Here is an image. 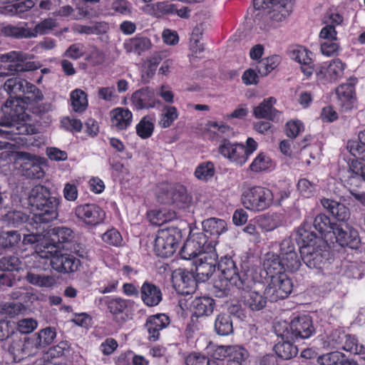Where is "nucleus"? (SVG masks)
Here are the masks:
<instances>
[{"label": "nucleus", "instance_id": "338daca9", "mask_svg": "<svg viewBox=\"0 0 365 365\" xmlns=\"http://www.w3.org/2000/svg\"><path fill=\"white\" fill-rule=\"evenodd\" d=\"M22 346V340L21 339H12L8 345V352L15 362H20L23 360Z\"/></svg>", "mask_w": 365, "mask_h": 365}, {"label": "nucleus", "instance_id": "13d9d810", "mask_svg": "<svg viewBox=\"0 0 365 365\" xmlns=\"http://www.w3.org/2000/svg\"><path fill=\"white\" fill-rule=\"evenodd\" d=\"M272 165V161L269 156L263 153H259L250 165L252 172L258 173L269 169Z\"/></svg>", "mask_w": 365, "mask_h": 365}, {"label": "nucleus", "instance_id": "f8f14e48", "mask_svg": "<svg viewBox=\"0 0 365 365\" xmlns=\"http://www.w3.org/2000/svg\"><path fill=\"white\" fill-rule=\"evenodd\" d=\"M292 282L286 274L272 277L264 290L269 301L274 302L287 298L292 291Z\"/></svg>", "mask_w": 365, "mask_h": 365}, {"label": "nucleus", "instance_id": "de8ad7c7", "mask_svg": "<svg viewBox=\"0 0 365 365\" xmlns=\"http://www.w3.org/2000/svg\"><path fill=\"white\" fill-rule=\"evenodd\" d=\"M336 225L337 223L331 222L329 217L322 213L317 215L313 220L314 228L325 236L327 234L333 233Z\"/></svg>", "mask_w": 365, "mask_h": 365}, {"label": "nucleus", "instance_id": "393cba45", "mask_svg": "<svg viewBox=\"0 0 365 365\" xmlns=\"http://www.w3.org/2000/svg\"><path fill=\"white\" fill-rule=\"evenodd\" d=\"M173 280L179 287L186 289L185 292L187 294L194 292L197 282L200 281L197 275L195 277L192 272L182 269H178L173 272Z\"/></svg>", "mask_w": 365, "mask_h": 365}, {"label": "nucleus", "instance_id": "9d476101", "mask_svg": "<svg viewBox=\"0 0 365 365\" xmlns=\"http://www.w3.org/2000/svg\"><path fill=\"white\" fill-rule=\"evenodd\" d=\"M253 5L257 10L269 9V18L273 22L284 21L292 11L291 0H254Z\"/></svg>", "mask_w": 365, "mask_h": 365}, {"label": "nucleus", "instance_id": "c85d7f7f", "mask_svg": "<svg viewBox=\"0 0 365 365\" xmlns=\"http://www.w3.org/2000/svg\"><path fill=\"white\" fill-rule=\"evenodd\" d=\"M356 81V79L351 80L349 83L340 85L336 90L340 106L345 109H350L352 106Z\"/></svg>", "mask_w": 365, "mask_h": 365}, {"label": "nucleus", "instance_id": "6e6552de", "mask_svg": "<svg viewBox=\"0 0 365 365\" xmlns=\"http://www.w3.org/2000/svg\"><path fill=\"white\" fill-rule=\"evenodd\" d=\"M15 163L19 165L23 175L29 178L41 179L45 172L42 168L46 163L44 158L26 152H16Z\"/></svg>", "mask_w": 365, "mask_h": 365}, {"label": "nucleus", "instance_id": "ddd939ff", "mask_svg": "<svg viewBox=\"0 0 365 365\" xmlns=\"http://www.w3.org/2000/svg\"><path fill=\"white\" fill-rule=\"evenodd\" d=\"M210 248L207 244V236L202 232L190 234L180 250V256L185 259H191L199 257L200 255L207 252L206 250Z\"/></svg>", "mask_w": 365, "mask_h": 365}, {"label": "nucleus", "instance_id": "69168bd1", "mask_svg": "<svg viewBox=\"0 0 365 365\" xmlns=\"http://www.w3.org/2000/svg\"><path fill=\"white\" fill-rule=\"evenodd\" d=\"M364 345L359 342L358 339L351 334H346L342 349L350 353L359 355L364 351Z\"/></svg>", "mask_w": 365, "mask_h": 365}, {"label": "nucleus", "instance_id": "aec40b11", "mask_svg": "<svg viewBox=\"0 0 365 365\" xmlns=\"http://www.w3.org/2000/svg\"><path fill=\"white\" fill-rule=\"evenodd\" d=\"M345 67L346 65L340 59H334L317 71V79L322 83L335 81L343 76Z\"/></svg>", "mask_w": 365, "mask_h": 365}, {"label": "nucleus", "instance_id": "37998d69", "mask_svg": "<svg viewBox=\"0 0 365 365\" xmlns=\"http://www.w3.org/2000/svg\"><path fill=\"white\" fill-rule=\"evenodd\" d=\"M177 217L174 211L167 210L165 209L159 210H152L148 214V217L152 224L160 226L170 222Z\"/></svg>", "mask_w": 365, "mask_h": 365}, {"label": "nucleus", "instance_id": "7ed1b4c3", "mask_svg": "<svg viewBox=\"0 0 365 365\" xmlns=\"http://www.w3.org/2000/svg\"><path fill=\"white\" fill-rule=\"evenodd\" d=\"M28 200L38 210L32 218L36 223H48L58 218L61 197L48 187L35 185L29 192Z\"/></svg>", "mask_w": 365, "mask_h": 365}, {"label": "nucleus", "instance_id": "a19ab883", "mask_svg": "<svg viewBox=\"0 0 365 365\" xmlns=\"http://www.w3.org/2000/svg\"><path fill=\"white\" fill-rule=\"evenodd\" d=\"M284 340V341L279 342L275 345L274 351L279 358L289 360L297 356L298 349L290 342L292 340Z\"/></svg>", "mask_w": 365, "mask_h": 365}, {"label": "nucleus", "instance_id": "c9c22d12", "mask_svg": "<svg viewBox=\"0 0 365 365\" xmlns=\"http://www.w3.org/2000/svg\"><path fill=\"white\" fill-rule=\"evenodd\" d=\"M173 198V202L171 205L180 209L187 207L192 202V197L188 194L186 187L180 184H175Z\"/></svg>", "mask_w": 365, "mask_h": 365}, {"label": "nucleus", "instance_id": "7c9ffc66", "mask_svg": "<svg viewBox=\"0 0 365 365\" xmlns=\"http://www.w3.org/2000/svg\"><path fill=\"white\" fill-rule=\"evenodd\" d=\"M204 234L213 237H218L227 230V222L222 219L210 217L202 223Z\"/></svg>", "mask_w": 365, "mask_h": 365}, {"label": "nucleus", "instance_id": "423d86ee", "mask_svg": "<svg viewBox=\"0 0 365 365\" xmlns=\"http://www.w3.org/2000/svg\"><path fill=\"white\" fill-rule=\"evenodd\" d=\"M274 195L271 190L262 186H253L245 189L241 195L243 206L250 210L261 212L269 208L273 203Z\"/></svg>", "mask_w": 365, "mask_h": 365}, {"label": "nucleus", "instance_id": "6ab92c4d", "mask_svg": "<svg viewBox=\"0 0 365 365\" xmlns=\"http://www.w3.org/2000/svg\"><path fill=\"white\" fill-rule=\"evenodd\" d=\"M249 287L247 289H239L242 290L240 295L243 305L252 312H258L263 309L267 305V296H263L256 291H252V285L255 282L252 279H248Z\"/></svg>", "mask_w": 365, "mask_h": 365}, {"label": "nucleus", "instance_id": "3c124183", "mask_svg": "<svg viewBox=\"0 0 365 365\" xmlns=\"http://www.w3.org/2000/svg\"><path fill=\"white\" fill-rule=\"evenodd\" d=\"M21 260L16 255H8L0 259V270L19 272L22 268Z\"/></svg>", "mask_w": 365, "mask_h": 365}, {"label": "nucleus", "instance_id": "e433bc0d", "mask_svg": "<svg viewBox=\"0 0 365 365\" xmlns=\"http://www.w3.org/2000/svg\"><path fill=\"white\" fill-rule=\"evenodd\" d=\"M27 81L17 76L7 78L2 85L3 89L9 95L10 98L16 96L23 93L26 86Z\"/></svg>", "mask_w": 365, "mask_h": 365}, {"label": "nucleus", "instance_id": "72a5a7b5", "mask_svg": "<svg viewBox=\"0 0 365 365\" xmlns=\"http://www.w3.org/2000/svg\"><path fill=\"white\" fill-rule=\"evenodd\" d=\"M202 133L210 136L230 135L232 134V129L222 122L209 120L202 128Z\"/></svg>", "mask_w": 365, "mask_h": 365}, {"label": "nucleus", "instance_id": "e2e57ef3", "mask_svg": "<svg viewBox=\"0 0 365 365\" xmlns=\"http://www.w3.org/2000/svg\"><path fill=\"white\" fill-rule=\"evenodd\" d=\"M215 175V167L212 163L205 162L199 165L195 171V177L201 180L207 181Z\"/></svg>", "mask_w": 365, "mask_h": 365}, {"label": "nucleus", "instance_id": "680f3d73", "mask_svg": "<svg viewBox=\"0 0 365 365\" xmlns=\"http://www.w3.org/2000/svg\"><path fill=\"white\" fill-rule=\"evenodd\" d=\"M280 258L284 270H288L294 272L297 271L301 266L300 259L302 258L301 256H298L297 252L288 253L287 255H285Z\"/></svg>", "mask_w": 365, "mask_h": 365}, {"label": "nucleus", "instance_id": "49530a36", "mask_svg": "<svg viewBox=\"0 0 365 365\" xmlns=\"http://www.w3.org/2000/svg\"><path fill=\"white\" fill-rule=\"evenodd\" d=\"M73 110L77 113L83 112L88 107L87 94L81 89H76L70 94Z\"/></svg>", "mask_w": 365, "mask_h": 365}, {"label": "nucleus", "instance_id": "20e7f679", "mask_svg": "<svg viewBox=\"0 0 365 365\" xmlns=\"http://www.w3.org/2000/svg\"><path fill=\"white\" fill-rule=\"evenodd\" d=\"M36 254L39 258L49 259L50 265L59 273L66 274L78 270L81 262L75 256L60 250L59 246L51 244L48 240L36 246Z\"/></svg>", "mask_w": 365, "mask_h": 365}, {"label": "nucleus", "instance_id": "4c0bfd02", "mask_svg": "<svg viewBox=\"0 0 365 365\" xmlns=\"http://www.w3.org/2000/svg\"><path fill=\"white\" fill-rule=\"evenodd\" d=\"M123 46L126 52L140 54L150 48L151 43L148 38L136 36L126 41Z\"/></svg>", "mask_w": 365, "mask_h": 365}, {"label": "nucleus", "instance_id": "4d7b16f0", "mask_svg": "<svg viewBox=\"0 0 365 365\" xmlns=\"http://www.w3.org/2000/svg\"><path fill=\"white\" fill-rule=\"evenodd\" d=\"M185 363L187 365H219L215 359L197 352L190 353L185 358Z\"/></svg>", "mask_w": 365, "mask_h": 365}, {"label": "nucleus", "instance_id": "79ce46f5", "mask_svg": "<svg viewBox=\"0 0 365 365\" xmlns=\"http://www.w3.org/2000/svg\"><path fill=\"white\" fill-rule=\"evenodd\" d=\"M22 93L24 94V97L19 98L22 101V104L36 103L43 100V95L41 90L29 81Z\"/></svg>", "mask_w": 365, "mask_h": 365}, {"label": "nucleus", "instance_id": "cd10ccee", "mask_svg": "<svg viewBox=\"0 0 365 365\" xmlns=\"http://www.w3.org/2000/svg\"><path fill=\"white\" fill-rule=\"evenodd\" d=\"M321 203L337 220L343 222L349 218V210L344 204L327 198L322 199Z\"/></svg>", "mask_w": 365, "mask_h": 365}, {"label": "nucleus", "instance_id": "5701e85b", "mask_svg": "<svg viewBox=\"0 0 365 365\" xmlns=\"http://www.w3.org/2000/svg\"><path fill=\"white\" fill-rule=\"evenodd\" d=\"M170 324V319L165 314H157L148 317L145 324L148 333V339L155 341L159 339L160 331Z\"/></svg>", "mask_w": 365, "mask_h": 365}, {"label": "nucleus", "instance_id": "ea45409f", "mask_svg": "<svg viewBox=\"0 0 365 365\" xmlns=\"http://www.w3.org/2000/svg\"><path fill=\"white\" fill-rule=\"evenodd\" d=\"M51 244H63L71 242L74 238L73 232L66 227H56L51 230Z\"/></svg>", "mask_w": 365, "mask_h": 365}, {"label": "nucleus", "instance_id": "5fc2aeb1", "mask_svg": "<svg viewBox=\"0 0 365 365\" xmlns=\"http://www.w3.org/2000/svg\"><path fill=\"white\" fill-rule=\"evenodd\" d=\"M56 336V331L53 328L47 327L41 330L34 338L37 344L41 347H45L51 344Z\"/></svg>", "mask_w": 365, "mask_h": 365}, {"label": "nucleus", "instance_id": "4be33fe9", "mask_svg": "<svg viewBox=\"0 0 365 365\" xmlns=\"http://www.w3.org/2000/svg\"><path fill=\"white\" fill-rule=\"evenodd\" d=\"M277 99L269 97L264 99L258 106L253 108V115L258 119H267L273 122H279L282 119V112L277 110L274 106Z\"/></svg>", "mask_w": 365, "mask_h": 365}, {"label": "nucleus", "instance_id": "f257e3e1", "mask_svg": "<svg viewBox=\"0 0 365 365\" xmlns=\"http://www.w3.org/2000/svg\"><path fill=\"white\" fill-rule=\"evenodd\" d=\"M312 218H307L298 230L299 240L302 243L300 254L308 267L320 269L328 259L329 253L322 238L309 229Z\"/></svg>", "mask_w": 365, "mask_h": 365}, {"label": "nucleus", "instance_id": "f3484780", "mask_svg": "<svg viewBox=\"0 0 365 365\" xmlns=\"http://www.w3.org/2000/svg\"><path fill=\"white\" fill-rule=\"evenodd\" d=\"M320 47L323 55L331 56L338 54L339 43L337 32L333 25H326L320 33Z\"/></svg>", "mask_w": 365, "mask_h": 365}, {"label": "nucleus", "instance_id": "052dcab7", "mask_svg": "<svg viewBox=\"0 0 365 365\" xmlns=\"http://www.w3.org/2000/svg\"><path fill=\"white\" fill-rule=\"evenodd\" d=\"M279 63L278 56H271L259 61L257 65L258 73L262 76H266L274 70Z\"/></svg>", "mask_w": 365, "mask_h": 365}, {"label": "nucleus", "instance_id": "2f4dec72", "mask_svg": "<svg viewBox=\"0 0 365 365\" xmlns=\"http://www.w3.org/2000/svg\"><path fill=\"white\" fill-rule=\"evenodd\" d=\"M192 306L195 317L208 316L213 312L215 302L208 297H197L192 301Z\"/></svg>", "mask_w": 365, "mask_h": 365}, {"label": "nucleus", "instance_id": "8fccbe9b", "mask_svg": "<svg viewBox=\"0 0 365 365\" xmlns=\"http://www.w3.org/2000/svg\"><path fill=\"white\" fill-rule=\"evenodd\" d=\"M155 128V119L150 115L144 116L136 125V133L139 137H150Z\"/></svg>", "mask_w": 365, "mask_h": 365}, {"label": "nucleus", "instance_id": "c03bdc74", "mask_svg": "<svg viewBox=\"0 0 365 365\" xmlns=\"http://www.w3.org/2000/svg\"><path fill=\"white\" fill-rule=\"evenodd\" d=\"M176 6L166 2H158L154 4H148L143 8V11L153 16L175 13Z\"/></svg>", "mask_w": 365, "mask_h": 365}, {"label": "nucleus", "instance_id": "dca6fc26", "mask_svg": "<svg viewBox=\"0 0 365 365\" xmlns=\"http://www.w3.org/2000/svg\"><path fill=\"white\" fill-rule=\"evenodd\" d=\"M333 234L335 235L336 241L341 247H349L351 249H357L360 238L356 230L346 222L337 223L334 227Z\"/></svg>", "mask_w": 365, "mask_h": 365}, {"label": "nucleus", "instance_id": "bf43d9fd", "mask_svg": "<svg viewBox=\"0 0 365 365\" xmlns=\"http://www.w3.org/2000/svg\"><path fill=\"white\" fill-rule=\"evenodd\" d=\"M178 118V112L174 106H165L161 114L159 125L163 128L170 127Z\"/></svg>", "mask_w": 365, "mask_h": 365}, {"label": "nucleus", "instance_id": "774afa93", "mask_svg": "<svg viewBox=\"0 0 365 365\" xmlns=\"http://www.w3.org/2000/svg\"><path fill=\"white\" fill-rule=\"evenodd\" d=\"M130 300L116 297L110 299L108 303V309L113 314H118L124 312L128 307Z\"/></svg>", "mask_w": 365, "mask_h": 365}, {"label": "nucleus", "instance_id": "9b49d317", "mask_svg": "<svg viewBox=\"0 0 365 365\" xmlns=\"http://www.w3.org/2000/svg\"><path fill=\"white\" fill-rule=\"evenodd\" d=\"M56 27V21L51 18L45 19L38 23L34 29L26 26H7L4 28V33L15 38H34L38 34L43 35Z\"/></svg>", "mask_w": 365, "mask_h": 365}, {"label": "nucleus", "instance_id": "473e14b6", "mask_svg": "<svg viewBox=\"0 0 365 365\" xmlns=\"http://www.w3.org/2000/svg\"><path fill=\"white\" fill-rule=\"evenodd\" d=\"M46 267L36 266L31 268L26 274L25 279L31 284L38 287H49L52 284V277L38 272L45 270Z\"/></svg>", "mask_w": 365, "mask_h": 365}, {"label": "nucleus", "instance_id": "f03ea898", "mask_svg": "<svg viewBox=\"0 0 365 365\" xmlns=\"http://www.w3.org/2000/svg\"><path fill=\"white\" fill-rule=\"evenodd\" d=\"M1 112L0 135H24L36 133L34 125L24 123L26 115L20 98H9L2 106Z\"/></svg>", "mask_w": 365, "mask_h": 365}, {"label": "nucleus", "instance_id": "864d4df0", "mask_svg": "<svg viewBox=\"0 0 365 365\" xmlns=\"http://www.w3.org/2000/svg\"><path fill=\"white\" fill-rule=\"evenodd\" d=\"M229 350L231 351L229 354L227 365H242L248 356L247 351L242 346H233Z\"/></svg>", "mask_w": 365, "mask_h": 365}, {"label": "nucleus", "instance_id": "6e6d98bb", "mask_svg": "<svg viewBox=\"0 0 365 365\" xmlns=\"http://www.w3.org/2000/svg\"><path fill=\"white\" fill-rule=\"evenodd\" d=\"M24 306L19 302H3L0 304V314L13 318L24 310Z\"/></svg>", "mask_w": 365, "mask_h": 365}, {"label": "nucleus", "instance_id": "2eb2a0df", "mask_svg": "<svg viewBox=\"0 0 365 365\" xmlns=\"http://www.w3.org/2000/svg\"><path fill=\"white\" fill-rule=\"evenodd\" d=\"M195 273L201 282L207 280L215 271L217 264V255L215 250H212L200 255L195 261Z\"/></svg>", "mask_w": 365, "mask_h": 365}, {"label": "nucleus", "instance_id": "4468645a", "mask_svg": "<svg viewBox=\"0 0 365 365\" xmlns=\"http://www.w3.org/2000/svg\"><path fill=\"white\" fill-rule=\"evenodd\" d=\"M218 270L220 272V276L229 279L231 283L237 289H247L249 287L248 277L243 274L240 275L237 272V268L235 262L231 257H222L217 262Z\"/></svg>", "mask_w": 365, "mask_h": 365}, {"label": "nucleus", "instance_id": "c756f323", "mask_svg": "<svg viewBox=\"0 0 365 365\" xmlns=\"http://www.w3.org/2000/svg\"><path fill=\"white\" fill-rule=\"evenodd\" d=\"M263 268L270 279L272 277L285 274L281 258L279 255L273 253H267L265 255L263 261Z\"/></svg>", "mask_w": 365, "mask_h": 365}, {"label": "nucleus", "instance_id": "09e8293b", "mask_svg": "<svg viewBox=\"0 0 365 365\" xmlns=\"http://www.w3.org/2000/svg\"><path fill=\"white\" fill-rule=\"evenodd\" d=\"M174 189V184L163 182L159 185L156 191L158 201L162 204L171 205L173 202V194Z\"/></svg>", "mask_w": 365, "mask_h": 365}, {"label": "nucleus", "instance_id": "1a4fd4ad", "mask_svg": "<svg viewBox=\"0 0 365 365\" xmlns=\"http://www.w3.org/2000/svg\"><path fill=\"white\" fill-rule=\"evenodd\" d=\"M247 145L242 143H231L225 140L220 147V152L225 157L238 165H243L257 148V143L254 138H247Z\"/></svg>", "mask_w": 365, "mask_h": 365}, {"label": "nucleus", "instance_id": "a878e982", "mask_svg": "<svg viewBox=\"0 0 365 365\" xmlns=\"http://www.w3.org/2000/svg\"><path fill=\"white\" fill-rule=\"evenodd\" d=\"M312 53L303 47H297L290 52L292 59L297 61L301 65V70L307 76L312 74L314 71Z\"/></svg>", "mask_w": 365, "mask_h": 365}, {"label": "nucleus", "instance_id": "0eeeda50", "mask_svg": "<svg viewBox=\"0 0 365 365\" xmlns=\"http://www.w3.org/2000/svg\"><path fill=\"white\" fill-rule=\"evenodd\" d=\"M182 239L181 230L175 227L160 230L155 240L154 250L161 257L173 255Z\"/></svg>", "mask_w": 365, "mask_h": 365}, {"label": "nucleus", "instance_id": "a211bd4d", "mask_svg": "<svg viewBox=\"0 0 365 365\" xmlns=\"http://www.w3.org/2000/svg\"><path fill=\"white\" fill-rule=\"evenodd\" d=\"M75 215L86 225H96L105 218V212L96 204H84L77 206Z\"/></svg>", "mask_w": 365, "mask_h": 365}, {"label": "nucleus", "instance_id": "bb28decb", "mask_svg": "<svg viewBox=\"0 0 365 365\" xmlns=\"http://www.w3.org/2000/svg\"><path fill=\"white\" fill-rule=\"evenodd\" d=\"M111 123L118 130H125L130 124L133 120V113L125 108H115L110 113Z\"/></svg>", "mask_w": 365, "mask_h": 365}, {"label": "nucleus", "instance_id": "58836bf2", "mask_svg": "<svg viewBox=\"0 0 365 365\" xmlns=\"http://www.w3.org/2000/svg\"><path fill=\"white\" fill-rule=\"evenodd\" d=\"M215 330L221 336H227L233 332V324L231 317L227 314H220L215 321Z\"/></svg>", "mask_w": 365, "mask_h": 365}, {"label": "nucleus", "instance_id": "a18cd8bd", "mask_svg": "<svg viewBox=\"0 0 365 365\" xmlns=\"http://www.w3.org/2000/svg\"><path fill=\"white\" fill-rule=\"evenodd\" d=\"M232 285L234 286L233 283H231V280L218 275L217 279H215L213 282L211 292L216 297L223 298L230 294Z\"/></svg>", "mask_w": 365, "mask_h": 365}, {"label": "nucleus", "instance_id": "b1692460", "mask_svg": "<svg viewBox=\"0 0 365 365\" xmlns=\"http://www.w3.org/2000/svg\"><path fill=\"white\" fill-rule=\"evenodd\" d=\"M140 294L143 302L150 307L158 305L163 300V293L160 288L148 281L142 284Z\"/></svg>", "mask_w": 365, "mask_h": 365}, {"label": "nucleus", "instance_id": "39448f33", "mask_svg": "<svg viewBox=\"0 0 365 365\" xmlns=\"http://www.w3.org/2000/svg\"><path fill=\"white\" fill-rule=\"evenodd\" d=\"M275 332L282 339L299 341L310 338L315 333L311 317L302 315L293 319L290 323L278 322L274 326Z\"/></svg>", "mask_w": 365, "mask_h": 365}, {"label": "nucleus", "instance_id": "603ef678", "mask_svg": "<svg viewBox=\"0 0 365 365\" xmlns=\"http://www.w3.org/2000/svg\"><path fill=\"white\" fill-rule=\"evenodd\" d=\"M21 238V235L18 231H3L0 234V245L3 248H13L19 243Z\"/></svg>", "mask_w": 365, "mask_h": 365}, {"label": "nucleus", "instance_id": "f704fd0d", "mask_svg": "<svg viewBox=\"0 0 365 365\" xmlns=\"http://www.w3.org/2000/svg\"><path fill=\"white\" fill-rule=\"evenodd\" d=\"M28 218V215L21 211L10 210L1 216L0 222L9 227H19Z\"/></svg>", "mask_w": 365, "mask_h": 365}, {"label": "nucleus", "instance_id": "412c9836", "mask_svg": "<svg viewBox=\"0 0 365 365\" xmlns=\"http://www.w3.org/2000/svg\"><path fill=\"white\" fill-rule=\"evenodd\" d=\"M130 101L137 110L153 108L160 103V101L155 98V91L150 87L135 91L130 97Z\"/></svg>", "mask_w": 365, "mask_h": 365}, {"label": "nucleus", "instance_id": "0e129e2a", "mask_svg": "<svg viewBox=\"0 0 365 365\" xmlns=\"http://www.w3.org/2000/svg\"><path fill=\"white\" fill-rule=\"evenodd\" d=\"M98 99L108 103H113L118 99V95L114 86H107L98 88Z\"/></svg>", "mask_w": 365, "mask_h": 365}]
</instances>
